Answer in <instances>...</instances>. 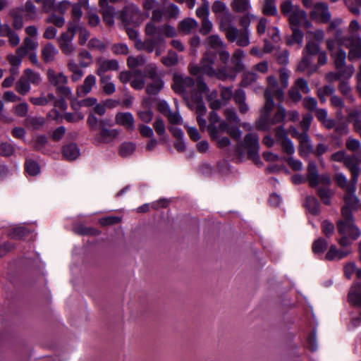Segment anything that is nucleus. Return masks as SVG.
Returning a JSON list of instances; mask_svg holds the SVG:
<instances>
[{"instance_id":"nucleus-1","label":"nucleus","mask_w":361,"mask_h":361,"mask_svg":"<svg viewBox=\"0 0 361 361\" xmlns=\"http://www.w3.org/2000/svg\"><path fill=\"white\" fill-rule=\"evenodd\" d=\"M243 56V51L237 49L232 55L231 67L215 69L214 65L216 55L211 51H207L204 56L202 68L204 72L209 77H216L222 80L227 79L233 80L236 76V73L243 70L244 66L242 61Z\"/></svg>"},{"instance_id":"nucleus-2","label":"nucleus","mask_w":361,"mask_h":361,"mask_svg":"<svg viewBox=\"0 0 361 361\" xmlns=\"http://www.w3.org/2000/svg\"><path fill=\"white\" fill-rule=\"evenodd\" d=\"M173 90L183 96L190 109H194L195 102L202 99L200 92L208 90V86L202 79H199L195 85L192 78L179 73L173 75Z\"/></svg>"},{"instance_id":"nucleus-3","label":"nucleus","mask_w":361,"mask_h":361,"mask_svg":"<svg viewBox=\"0 0 361 361\" xmlns=\"http://www.w3.org/2000/svg\"><path fill=\"white\" fill-rule=\"evenodd\" d=\"M338 232L341 237L336 239L341 247H348L353 245L361 235L360 228L355 225L354 216H342V219L336 222Z\"/></svg>"},{"instance_id":"nucleus-4","label":"nucleus","mask_w":361,"mask_h":361,"mask_svg":"<svg viewBox=\"0 0 361 361\" xmlns=\"http://www.w3.org/2000/svg\"><path fill=\"white\" fill-rule=\"evenodd\" d=\"M233 17L228 14L222 18L219 24V30L224 32L227 39L231 42H236L240 47H246L250 44L249 32L247 29L239 30L232 23Z\"/></svg>"},{"instance_id":"nucleus-5","label":"nucleus","mask_w":361,"mask_h":361,"mask_svg":"<svg viewBox=\"0 0 361 361\" xmlns=\"http://www.w3.org/2000/svg\"><path fill=\"white\" fill-rule=\"evenodd\" d=\"M76 32V22H68L66 31L63 32L57 38L59 47L65 56H71L76 51V47L73 43Z\"/></svg>"},{"instance_id":"nucleus-6","label":"nucleus","mask_w":361,"mask_h":361,"mask_svg":"<svg viewBox=\"0 0 361 361\" xmlns=\"http://www.w3.org/2000/svg\"><path fill=\"white\" fill-rule=\"evenodd\" d=\"M118 18L125 25H139L143 21V14L133 3L126 4L119 12Z\"/></svg>"},{"instance_id":"nucleus-7","label":"nucleus","mask_w":361,"mask_h":361,"mask_svg":"<svg viewBox=\"0 0 361 361\" xmlns=\"http://www.w3.org/2000/svg\"><path fill=\"white\" fill-rule=\"evenodd\" d=\"M307 179L312 188H316L319 185H330L331 179L328 173L319 174L316 162L309 161L307 169Z\"/></svg>"},{"instance_id":"nucleus-8","label":"nucleus","mask_w":361,"mask_h":361,"mask_svg":"<svg viewBox=\"0 0 361 361\" xmlns=\"http://www.w3.org/2000/svg\"><path fill=\"white\" fill-rule=\"evenodd\" d=\"M47 78L51 85L57 87V93L65 97H69L72 95V91L66 85L68 78L63 73H56L53 69L47 71Z\"/></svg>"},{"instance_id":"nucleus-9","label":"nucleus","mask_w":361,"mask_h":361,"mask_svg":"<svg viewBox=\"0 0 361 361\" xmlns=\"http://www.w3.org/2000/svg\"><path fill=\"white\" fill-rule=\"evenodd\" d=\"M357 183H353L343 195L344 206L341 208V216H353V211L357 210L360 207V200L355 195Z\"/></svg>"},{"instance_id":"nucleus-10","label":"nucleus","mask_w":361,"mask_h":361,"mask_svg":"<svg viewBox=\"0 0 361 361\" xmlns=\"http://www.w3.org/2000/svg\"><path fill=\"white\" fill-rule=\"evenodd\" d=\"M145 32L147 37L160 35L164 39V37H174L177 35V32L174 27L168 24L157 27L152 22H149L146 24Z\"/></svg>"},{"instance_id":"nucleus-11","label":"nucleus","mask_w":361,"mask_h":361,"mask_svg":"<svg viewBox=\"0 0 361 361\" xmlns=\"http://www.w3.org/2000/svg\"><path fill=\"white\" fill-rule=\"evenodd\" d=\"M165 40L160 35H154L145 38L143 41L137 39L135 42V47L139 51H145L147 53H152L154 51L156 47H164Z\"/></svg>"},{"instance_id":"nucleus-12","label":"nucleus","mask_w":361,"mask_h":361,"mask_svg":"<svg viewBox=\"0 0 361 361\" xmlns=\"http://www.w3.org/2000/svg\"><path fill=\"white\" fill-rule=\"evenodd\" d=\"M239 147L246 149L249 156L253 159L256 158L259 159V137L256 133H252L247 134L244 137L243 142H240Z\"/></svg>"},{"instance_id":"nucleus-13","label":"nucleus","mask_w":361,"mask_h":361,"mask_svg":"<svg viewBox=\"0 0 361 361\" xmlns=\"http://www.w3.org/2000/svg\"><path fill=\"white\" fill-rule=\"evenodd\" d=\"M310 16L312 20L322 23L329 22L331 17L328 5L323 2H319L313 6Z\"/></svg>"},{"instance_id":"nucleus-14","label":"nucleus","mask_w":361,"mask_h":361,"mask_svg":"<svg viewBox=\"0 0 361 361\" xmlns=\"http://www.w3.org/2000/svg\"><path fill=\"white\" fill-rule=\"evenodd\" d=\"M348 42L344 45L349 49L348 60L355 61L361 59V37L360 36L350 35Z\"/></svg>"},{"instance_id":"nucleus-15","label":"nucleus","mask_w":361,"mask_h":361,"mask_svg":"<svg viewBox=\"0 0 361 361\" xmlns=\"http://www.w3.org/2000/svg\"><path fill=\"white\" fill-rule=\"evenodd\" d=\"M98 67L96 73L99 76H106L105 73L107 71H118L119 69L118 61L116 59H106L104 58H99L97 60Z\"/></svg>"},{"instance_id":"nucleus-16","label":"nucleus","mask_w":361,"mask_h":361,"mask_svg":"<svg viewBox=\"0 0 361 361\" xmlns=\"http://www.w3.org/2000/svg\"><path fill=\"white\" fill-rule=\"evenodd\" d=\"M353 252L351 246L338 248L335 245H331L325 255V259L328 261L340 260Z\"/></svg>"},{"instance_id":"nucleus-17","label":"nucleus","mask_w":361,"mask_h":361,"mask_svg":"<svg viewBox=\"0 0 361 361\" xmlns=\"http://www.w3.org/2000/svg\"><path fill=\"white\" fill-rule=\"evenodd\" d=\"M288 20L290 27L300 28V27L303 26L309 28L312 27V23L308 20L307 13L301 8L290 16Z\"/></svg>"},{"instance_id":"nucleus-18","label":"nucleus","mask_w":361,"mask_h":361,"mask_svg":"<svg viewBox=\"0 0 361 361\" xmlns=\"http://www.w3.org/2000/svg\"><path fill=\"white\" fill-rule=\"evenodd\" d=\"M360 162V159L355 155H347L343 162L345 166L350 170L351 175L353 176L354 183H357L358 181L360 173V169L359 167Z\"/></svg>"},{"instance_id":"nucleus-19","label":"nucleus","mask_w":361,"mask_h":361,"mask_svg":"<svg viewBox=\"0 0 361 361\" xmlns=\"http://www.w3.org/2000/svg\"><path fill=\"white\" fill-rule=\"evenodd\" d=\"M116 123L123 126L130 131L135 130V119L133 115L130 112H119L115 117Z\"/></svg>"},{"instance_id":"nucleus-20","label":"nucleus","mask_w":361,"mask_h":361,"mask_svg":"<svg viewBox=\"0 0 361 361\" xmlns=\"http://www.w3.org/2000/svg\"><path fill=\"white\" fill-rule=\"evenodd\" d=\"M102 3L99 4L101 13L104 22L109 26H113L115 23L114 17L116 15L115 8L106 4L104 0H102Z\"/></svg>"},{"instance_id":"nucleus-21","label":"nucleus","mask_w":361,"mask_h":361,"mask_svg":"<svg viewBox=\"0 0 361 361\" xmlns=\"http://www.w3.org/2000/svg\"><path fill=\"white\" fill-rule=\"evenodd\" d=\"M337 71V72H330L327 73L326 75V80L332 82L335 80H341V78L348 79L353 75L355 68L353 66L350 65L345 67L343 70L340 69Z\"/></svg>"},{"instance_id":"nucleus-22","label":"nucleus","mask_w":361,"mask_h":361,"mask_svg":"<svg viewBox=\"0 0 361 361\" xmlns=\"http://www.w3.org/2000/svg\"><path fill=\"white\" fill-rule=\"evenodd\" d=\"M119 135L117 129H107L102 127L99 133L95 136V140L98 142L109 143L115 140Z\"/></svg>"},{"instance_id":"nucleus-23","label":"nucleus","mask_w":361,"mask_h":361,"mask_svg":"<svg viewBox=\"0 0 361 361\" xmlns=\"http://www.w3.org/2000/svg\"><path fill=\"white\" fill-rule=\"evenodd\" d=\"M195 103V104L194 105V109L192 110H195L196 114H197V122L200 126V128L202 130H204L207 127V121L203 117L206 114L207 108L204 104L203 103L202 99L197 101Z\"/></svg>"},{"instance_id":"nucleus-24","label":"nucleus","mask_w":361,"mask_h":361,"mask_svg":"<svg viewBox=\"0 0 361 361\" xmlns=\"http://www.w3.org/2000/svg\"><path fill=\"white\" fill-rule=\"evenodd\" d=\"M159 111L166 114L169 121L172 124H181L183 119L178 112H172L168 104L165 102H161L159 106Z\"/></svg>"},{"instance_id":"nucleus-25","label":"nucleus","mask_w":361,"mask_h":361,"mask_svg":"<svg viewBox=\"0 0 361 361\" xmlns=\"http://www.w3.org/2000/svg\"><path fill=\"white\" fill-rule=\"evenodd\" d=\"M38 47V42L36 39L25 37L23 39L22 45L16 49V54L21 56H26L29 51L35 50Z\"/></svg>"},{"instance_id":"nucleus-26","label":"nucleus","mask_w":361,"mask_h":361,"mask_svg":"<svg viewBox=\"0 0 361 361\" xmlns=\"http://www.w3.org/2000/svg\"><path fill=\"white\" fill-rule=\"evenodd\" d=\"M268 87L265 92H269V94H274L275 97L279 101L283 99V91L279 87L277 80L274 76L267 78Z\"/></svg>"},{"instance_id":"nucleus-27","label":"nucleus","mask_w":361,"mask_h":361,"mask_svg":"<svg viewBox=\"0 0 361 361\" xmlns=\"http://www.w3.org/2000/svg\"><path fill=\"white\" fill-rule=\"evenodd\" d=\"M58 53V49L51 43L46 44L41 50L42 58L45 63L54 61Z\"/></svg>"},{"instance_id":"nucleus-28","label":"nucleus","mask_w":361,"mask_h":361,"mask_svg":"<svg viewBox=\"0 0 361 361\" xmlns=\"http://www.w3.org/2000/svg\"><path fill=\"white\" fill-rule=\"evenodd\" d=\"M96 84V78L93 75H88L83 83L78 87L77 94L78 97H82L90 93Z\"/></svg>"},{"instance_id":"nucleus-29","label":"nucleus","mask_w":361,"mask_h":361,"mask_svg":"<svg viewBox=\"0 0 361 361\" xmlns=\"http://www.w3.org/2000/svg\"><path fill=\"white\" fill-rule=\"evenodd\" d=\"M292 34L287 37L286 44L288 46L298 45L300 48L304 38V34L300 28L290 27Z\"/></svg>"},{"instance_id":"nucleus-30","label":"nucleus","mask_w":361,"mask_h":361,"mask_svg":"<svg viewBox=\"0 0 361 361\" xmlns=\"http://www.w3.org/2000/svg\"><path fill=\"white\" fill-rule=\"evenodd\" d=\"M204 43L209 49H214L216 51L221 49H225L226 47L223 39L217 34L211 35L207 37Z\"/></svg>"},{"instance_id":"nucleus-31","label":"nucleus","mask_w":361,"mask_h":361,"mask_svg":"<svg viewBox=\"0 0 361 361\" xmlns=\"http://www.w3.org/2000/svg\"><path fill=\"white\" fill-rule=\"evenodd\" d=\"M317 194L324 204L330 205L335 192L329 185H322L317 189Z\"/></svg>"},{"instance_id":"nucleus-32","label":"nucleus","mask_w":361,"mask_h":361,"mask_svg":"<svg viewBox=\"0 0 361 361\" xmlns=\"http://www.w3.org/2000/svg\"><path fill=\"white\" fill-rule=\"evenodd\" d=\"M348 301L354 306L361 307V287L359 283H355L348 293Z\"/></svg>"},{"instance_id":"nucleus-33","label":"nucleus","mask_w":361,"mask_h":361,"mask_svg":"<svg viewBox=\"0 0 361 361\" xmlns=\"http://www.w3.org/2000/svg\"><path fill=\"white\" fill-rule=\"evenodd\" d=\"M334 59L335 67L337 70L344 69L345 66L346 52L341 48L336 49L335 52L331 54Z\"/></svg>"},{"instance_id":"nucleus-34","label":"nucleus","mask_w":361,"mask_h":361,"mask_svg":"<svg viewBox=\"0 0 361 361\" xmlns=\"http://www.w3.org/2000/svg\"><path fill=\"white\" fill-rule=\"evenodd\" d=\"M62 154L66 160L72 161L80 156V149L76 144L71 143L63 147Z\"/></svg>"},{"instance_id":"nucleus-35","label":"nucleus","mask_w":361,"mask_h":361,"mask_svg":"<svg viewBox=\"0 0 361 361\" xmlns=\"http://www.w3.org/2000/svg\"><path fill=\"white\" fill-rule=\"evenodd\" d=\"M25 56H21L19 54H11L7 56V60L11 65L10 73L11 75H18V69L22 63L23 58Z\"/></svg>"},{"instance_id":"nucleus-36","label":"nucleus","mask_w":361,"mask_h":361,"mask_svg":"<svg viewBox=\"0 0 361 361\" xmlns=\"http://www.w3.org/2000/svg\"><path fill=\"white\" fill-rule=\"evenodd\" d=\"M281 13L288 19L300 9L298 5L293 4L291 1L286 0L280 5Z\"/></svg>"},{"instance_id":"nucleus-37","label":"nucleus","mask_w":361,"mask_h":361,"mask_svg":"<svg viewBox=\"0 0 361 361\" xmlns=\"http://www.w3.org/2000/svg\"><path fill=\"white\" fill-rule=\"evenodd\" d=\"M313 151L312 146L310 142L308 135H303L300 142V147L298 149L299 154L302 158H307L310 153Z\"/></svg>"},{"instance_id":"nucleus-38","label":"nucleus","mask_w":361,"mask_h":361,"mask_svg":"<svg viewBox=\"0 0 361 361\" xmlns=\"http://www.w3.org/2000/svg\"><path fill=\"white\" fill-rule=\"evenodd\" d=\"M200 93L201 94L202 97L203 93L206 94L207 99L209 102V106L211 109H220L221 106H223L222 102L220 100L217 99L218 92L216 90L209 91V90L208 89V90L206 92H200Z\"/></svg>"},{"instance_id":"nucleus-39","label":"nucleus","mask_w":361,"mask_h":361,"mask_svg":"<svg viewBox=\"0 0 361 361\" xmlns=\"http://www.w3.org/2000/svg\"><path fill=\"white\" fill-rule=\"evenodd\" d=\"M198 26V23L191 18H185L179 23V30L185 34H189Z\"/></svg>"},{"instance_id":"nucleus-40","label":"nucleus","mask_w":361,"mask_h":361,"mask_svg":"<svg viewBox=\"0 0 361 361\" xmlns=\"http://www.w3.org/2000/svg\"><path fill=\"white\" fill-rule=\"evenodd\" d=\"M305 206L307 209L314 215H317L320 212V204L317 199L313 196L306 197Z\"/></svg>"},{"instance_id":"nucleus-41","label":"nucleus","mask_w":361,"mask_h":361,"mask_svg":"<svg viewBox=\"0 0 361 361\" xmlns=\"http://www.w3.org/2000/svg\"><path fill=\"white\" fill-rule=\"evenodd\" d=\"M334 180L337 185L345 191L348 190L354 183L353 176H352L351 180L348 183L346 176L343 173H336L334 176Z\"/></svg>"},{"instance_id":"nucleus-42","label":"nucleus","mask_w":361,"mask_h":361,"mask_svg":"<svg viewBox=\"0 0 361 361\" xmlns=\"http://www.w3.org/2000/svg\"><path fill=\"white\" fill-rule=\"evenodd\" d=\"M87 47L90 50H97L103 53L106 50L107 44L97 37H92L88 41Z\"/></svg>"},{"instance_id":"nucleus-43","label":"nucleus","mask_w":361,"mask_h":361,"mask_svg":"<svg viewBox=\"0 0 361 361\" xmlns=\"http://www.w3.org/2000/svg\"><path fill=\"white\" fill-rule=\"evenodd\" d=\"M145 84V78L141 71H135L130 81V85L135 90H142Z\"/></svg>"},{"instance_id":"nucleus-44","label":"nucleus","mask_w":361,"mask_h":361,"mask_svg":"<svg viewBox=\"0 0 361 361\" xmlns=\"http://www.w3.org/2000/svg\"><path fill=\"white\" fill-rule=\"evenodd\" d=\"M152 80V82L147 86L146 92L149 95H155L164 87V83L161 78H157Z\"/></svg>"},{"instance_id":"nucleus-45","label":"nucleus","mask_w":361,"mask_h":361,"mask_svg":"<svg viewBox=\"0 0 361 361\" xmlns=\"http://www.w3.org/2000/svg\"><path fill=\"white\" fill-rule=\"evenodd\" d=\"M147 58L141 54L137 56H130L127 59V65L130 69L142 66L145 64Z\"/></svg>"},{"instance_id":"nucleus-46","label":"nucleus","mask_w":361,"mask_h":361,"mask_svg":"<svg viewBox=\"0 0 361 361\" xmlns=\"http://www.w3.org/2000/svg\"><path fill=\"white\" fill-rule=\"evenodd\" d=\"M22 77L25 78L30 84L32 83L37 85L41 82L40 74L37 72H34L30 68H27L23 71Z\"/></svg>"},{"instance_id":"nucleus-47","label":"nucleus","mask_w":361,"mask_h":361,"mask_svg":"<svg viewBox=\"0 0 361 361\" xmlns=\"http://www.w3.org/2000/svg\"><path fill=\"white\" fill-rule=\"evenodd\" d=\"M320 44L312 39L307 41L305 49H303L302 54H307L310 56L317 54L319 52Z\"/></svg>"},{"instance_id":"nucleus-48","label":"nucleus","mask_w":361,"mask_h":361,"mask_svg":"<svg viewBox=\"0 0 361 361\" xmlns=\"http://www.w3.org/2000/svg\"><path fill=\"white\" fill-rule=\"evenodd\" d=\"M100 82L102 85V90L106 94H111L116 91L115 85L111 81L110 76L100 77Z\"/></svg>"},{"instance_id":"nucleus-49","label":"nucleus","mask_w":361,"mask_h":361,"mask_svg":"<svg viewBox=\"0 0 361 361\" xmlns=\"http://www.w3.org/2000/svg\"><path fill=\"white\" fill-rule=\"evenodd\" d=\"M222 121H223L220 119L219 116L215 111H212L209 117V123L207 126V130L209 132V134L212 135L214 136V135H215L216 132V125Z\"/></svg>"},{"instance_id":"nucleus-50","label":"nucleus","mask_w":361,"mask_h":361,"mask_svg":"<svg viewBox=\"0 0 361 361\" xmlns=\"http://www.w3.org/2000/svg\"><path fill=\"white\" fill-rule=\"evenodd\" d=\"M135 149V145L131 142H125L122 143L118 149V154L122 157L130 156Z\"/></svg>"},{"instance_id":"nucleus-51","label":"nucleus","mask_w":361,"mask_h":361,"mask_svg":"<svg viewBox=\"0 0 361 361\" xmlns=\"http://www.w3.org/2000/svg\"><path fill=\"white\" fill-rule=\"evenodd\" d=\"M31 89L30 84L25 80V78L20 77L16 84V90L22 95L27 94Z\"/></svg>"},{"instance_id":"nucleus-52","label":"nucleus","mask_w":361,"mask_h":361,"mask_svg":"<svg viewBox=\"0 0 361 361\" xmlns=\"http://www.w3.org/2000/svg\"><path fill=\"white\" fill-rule=\"evenodd\" d=\"M231 6L233 10L238 12H243L250 8V0H232Z\"/></svg>"},{"instance_id":"nucleus-53","label":"nucleus","mask_w":361,"mask_h":361,"mask_svg":"<svg viewBox=\"0 0 361 361\" xmlns=\"http://www.w3.org/2000/svg\"><path fill=\"white\" fill-rule=\"evenodd\" d=\"M334 93V88L331 85H325L319 87L317 90V96L322 103H324L326 101V97L328 95H333Z\"/></svg>"},{"instance_id":"nucleus-54","label":"nucleus","mask_w":361,"mask_h":361,"mask_svg":"<svg viewBox=\"0 0 361 361\" xmlns=\"http://www.w3.org/2000/svg\"><path fill=\"white\" fill-rule=\"evenodd\" d=\"M271 118L269 115L262 113L260 118L256 122V127L260 130H268L270 128Z\"/></svg>"},{"instance_id":"nucleus-55","label":"nucleus","mask_w":361,"mask_h":361,"mask_svg":"<svg viewBox=\"0 0 361 361\" xmlns=\"http://www.w3.org/2000/svg\"><path fill=\"white\" fill-rule=\"evenodd\" d=\"M328 245L327 241L319 238L314 240L312 245V251L316 255H322Z\"/></svg>"},{"instance_id":"nucleus-56","label":"nucleus","mask_w":361,"mask_h":361,"mask_svg":"<svg viewBox=\"0 0 361 361\" xmlns=\"http://www.w3.org/2000/svg\"><path fill=\"white\" fill-rule=\"evenodd\" d=\"M78 56L80 58L79 64L81 68H87L92 62V56L87 50H82Z\"/></svg>"},{"instance_id":"nucleus-57","label":"nucleus","mask_w":361,"mask_h":361,"mask_svg":"<svg viewBox=\"0 0 361 361\" xmlns=\"http://www.w3.org/2000/svg\"><path fill=\"white\" fill-rule=\"evenodd\" d=\"M161 62L167 67L175 66L178 62V55L175 51H169L166 56L161 58Z\"/></svg>"},{"instance_id":"nucleus-58","label":"nucleus","mask_w":361,"mask_h":361,"mask_svg":"<svg viewBox=\"0 0 361 361\" xmlns=\"http://www.w3.org/2000/svg\"><path fill=\"white\" fill-rule=\"evenodd\" d=\"M264 97L266 99L265 104L262 109V113L269 115L274 106V102L273 97H275L274 94H269V92H264Z\"/></svg>"},{"instance_id":"nucleus-59","label":"nucleus","mask_w":361,"mask_h":361,"mask_svg":"<svg viewBox=\"0 0 361 361\" xmlns=\"http://www.w3.org/2000/svg\"><path fill=\"white\" fill-rule=\"evenodd\" d=\"M77 31H78V44L81 46L85 45L90 37V31L86 27L80 25H78Z\"/></svg>"},{"instance_id":"nucleus-60","label":"nucleus","mask_w":361,"mask_h":361,"mask_svg":"<svg viewBox=\"0 0 361 361\" xmlns=\"http://www.w3.org/2000/svg\"><path fill=\"white\" fill-rule=\"evenodd\" d=\"M286 116V111L282 105L277 106V111L274 114L273 118H271V123L272 125L277 124L282 122Z\"/></svg>"},{"instance_id":"nucleus-61","label":"nucleus","mask_w":361,"mask_h":361,"mask_svg":"<svg viewBox=\"0 0 361 361\" xmlns=\"http://www.w3.org/2000/svg\"><path fill=\"white\" fill-rule=\"evenodd\" d=\"M263 13L267 16H275L277 14L275 0H264Z\"/></svg>"},{"instance_id":"nucleus-62","label":"nucleus","mask_w":361,"mask_h":361,"mask_svg":"<svg viewBox=\"0 0 361 361\" xmlns=\"http://www.w3.org/2000/svg\"><path fill=\"white\" fill-rule=\"evenodd\" d=\"M349 11L356 15L360 14L361 0H344Z\"/></svg>"},{"instance_id":"nucleus-63","label":"nucleus","mask_w":361,"mask_h":361,"mask_svg":"<svg viewBox=\"0 0 361 361\" xmlns=\"http://www.w3.org/2000/svg\"><path fill=\"white\" fill-rule=\"evenodd\" d=\"M71 15L73 17V20L71 22H76L78 28V25H80V19L82 15V11L81 9V3L73 4Z\"/></svg>"},{"instance_id":"nucleus-64","label":"nucleus","mask_w":361,"mask_h":361,"mask_svg":"<svg viewBox=\"0 0 361 361\" xmlns=\"http://www.w3.org/2000/svg\"><path fill=\"white\" fill-rule=\"evenodd\" d=\"M25 169L27 173L30 176H35L38 174L40 171L38 164L31 159L26 160Z\"/></svg>"}]
</instances>
